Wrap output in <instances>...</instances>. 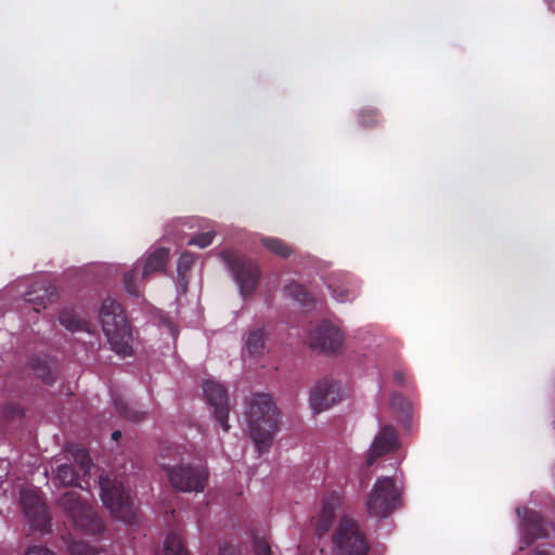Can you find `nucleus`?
I'll use <instances>...</instances> for the list:
<instances>
[{
	"label": "nucleus",
	"mask_w": 555,
	"mask_h": 555,
	"mask_svg": "<svg viewBox=\"0 0 555 555\" xmlns=\"http://www.w3.org/2000/svg\"><path fill=\"white\" fill-rule=\"evenodd\" d=\"M246 418L249 435L259 453L267 452L279 430L280 412L271 396L256 392L247 401Z\"/></svg>",
	"instance_id": "1"
},
{
	"label": "nucleus",
	"mask_w": 555,
	"mask_h": 555,
	"mask_svg": "<svg viewBox=\"0 0 555 555\" xmlns=\"http://www.w3.org/2000/svg\"><path fill=\"white\" fill-rule=\"evenodd\" d=\"M343 399L340 383L332 377H324L310 390L309 402L314 413H321Z\"/></svg>",
	"instance_id": "9"
},
{
	"label": "nucleus",
	"mask_w": 555,
	"mask_h": 555,
	"mask_svg": "<svg viewBox=\"0 0 555 555\" xmlns=\"http://www.w3.org/2000/svg\"><path fill=\"white\" fill-rule=\"evenodd\" d=\"M555 10V0H545Z\"/></svg>",
	"instance_id": "41"
},
{
	"label": "nucleus",
	"mask_w": 555,
	"mask_h": 555,
	"mask_svg": "<svg viewBox=\"0 0 555 555\" xmlns=\"http://www.w3.org/2000/svg\"><path fill=\"white\" fill-rule=\"evenodd\" d=\"M255 555H272L269 542L264 538H256L254 540Z\"/></svg>",
	"instance_id": "34"
},
{
	"label": "nucleus",
	"mask_w": 555,
	"mask_h": 555,
	"mask_svg": "<svg viewBox=\"0 0 555 555\" xmlns=\"http://www.w3.org/2000/svg\"><path fill=\"white\" fill-rule=\"evenodd\" d=\"M219 555H241V551L237 546L224 542L219 546Z\"/></svg>",
	"instance_id": "35"
},
{
	"label": "nucleus",
	"mask_w": 555,
	"mask_h": 555,
	"mask_svg": "<svg viewBox=\"0 0 555 555\" xmlns=\"http://www.w3.org/2000/svg\"><path fill=\"white\" fill-rule=\"evenodd\" d=\"M516 513L519 517L524 514L521 530L524 534L525 546L530 545L535 540L548 537V532L544 527L540 516L532 509L517 507Z\"/></svg>",
	"instance_id": "15"
},
{
	"label": "nucleus",
	"mask_w": 555,
	"mask_h": 555,
	"mask_svg": "<svg viewBox=\"0 0 555 555\" xmlns=\"http://www.w3.org/2000/svg\"><path fill=\"white\" fill-rule=\"evenodd\" d=\"M399 448V439L396 430L390 426H384L375 436L366 457V465L371 466L377 457L393 452Z\"/></svg>",
	"instance_id": "14"
},
{
	"label": "nucleus",
	"mask_w": 555,
	"mask_h": 555,
	"mask_svg": "<svg viewBox=\"0 0 555 555\" xmlns=\"http://www.w3.org/2000/svg\"><path fill=\"white\" fill-rule=\"evenodd\" d=\"M267 333L263 328L250 331L246 338V349L253 357L262 354L266 347Z\"/></svg>",
	"instance_id": "21"
},
{
	"label": "nucleus",
	"mask_w": 555,
	"mask_h": 555,
	"mask_svg": "<svg viewBox=\"0 0 555 555\" xmlns=\"http://www.w3.org/2000/svg\"><path fill=\"white\" fill-rule=\"evenodd\" d=\"M70 553H72V555H94L95 554V552L89 544L81 542V541L72 543Z\"/></svg>",
	"instance_id": "33"
},
{
	"label": "nucleus",
	"mask_w": 555,
	"mask_h": 555,
	"mask_svg": "<svg viewBox=\"0 0 555 555\" xmlns=\"http://www.w3.org/2000/svg\"><path fill=\"white\" fill-rule=\"evenodd\" d=\"M395 379L398 384H403L404 382V373L402 371H398L395 373Z\"/></svg>",
	"instance_id": "37"
},
{
	"label": "nucleus",
	"mask_w": 555,
	"mask_h": 555,
	"mask_svg": "<svg viewBox=\"0 0 555 555\" xmlns=\"http://www.w3.org/2000/svg\"><path fill=\"white\" fill-rule=\"evenodd\" d=\"M21 505L25 516L36 529L44 530L50 525L47 506L36 491L22 490Z\"/></svg>",
	"instance_id": "12"
},
{
	"label": "nucleus",
	"mask_w": 555,
	"mask_h": 555,
	"mask_svg": "<svg viewBox=\"0 0 555 555\" xmlns=\"http://www.w3.org/2000/svg\"><path fill=\"white\" fill-rule=\"evenodd\" d=\"M390 406L395 411L405 415L406 417H409L411 415L412 404L410 401H408L401 395H398V393L392 395V397L390 399Z\"/></svg>",
	"instance_id": "29"
},
{
	"label": "nucleus",
	"mask_w": 555,
	"mask_h": 555,
	"mask_svg": "<svg viewBox=\"0 0 555 555\" xmlns=\"http://www.w3.org/2000/svg\"><path fill=\"white\" fill-rule=\"evenodd\" d=\"M60 323L68 331L75 332H89V322L81 319L75 311L64 309L59 315Z\"/></svg>",
	"instance_id": "20"
},
{
	"label": "nucleus",
	"mask_w": 555,
	"mask_h": 555,
	"mask_svg": "<svg viewBox=\"0 0 555 555\" xmlns=\"http://www.w3.org/2000/svg\"><path fill=\"white\" fill-rule=\"evenodd\" d=\"M24 410L20 404L9 402L0 408V423H12L23 418Z\"/></svg>",
	"instance_id": "28"
},
{
	"label": "nucleus",
	"mask_w": 555,
	"mask_h": 555,
	"mask_svg": "<svg viewBox=\"0 0 555 555\" xmlns=\"http://www.w3.org/2000/svg\"><path fill=\"white\" fill-rule=\"evenodd\" d=\"M170 249L168 247H158L152 251L145 261L142 278H147L154 272H162L165 270Z\"/></svg>",
	"instance_id": "17"
},
{
	"label": "nucleus",
	"mask_w": 555,
	"mask_h": 555,
	"mask_svg": "<svg viewBox=\"0 0 555 555\" xmlns=\"http://www.w3.org/2000/svg\"><path fill=\"white\" fill-rule=\"evenodd\" d=\"M65 451L70 455L74 462L57 466V480L63 487L87 489L89 487L91 470L94 467L88 451L78 444L67 446Z\"/></svg>",
	"instance_id": "6"
},
{
	"label": "nucleus",
	"mask_w": 555,
	"mask_h": 555,
	"mask_svg": "<svg viewBox=\"0 0 555 555\" xmlns=\"http://www.w3.org/2000/svg\"><path fill=\"white\" fill-rule=\"evenodd\" d=\"M401 488L397 476L379 477L366 498V511L374 518L388 517L400 504Z\"/></svg>",
	"instance_id": "4"
},
{
	"label": "nucleus",
	"mask_w": 555,
	"mask_h": 555,
	"mask_svg": "<svg viewBox=\"0 0 555 555\" xmlns=\"http://www.w3.org/2000/svg\"><path fill=\"white\" fill-rule=\"evenodd\" d=\"M163 452L164 453L166 452V454L169 455L171 452H178V448L177 447H173V448L168 447L165 450H163Z\"/></svg>",
	"instance_id": "40"
},
{
	"label": "nucleus",
	"mask_w": 555,
	"mask_h": 555,
	"mask_svg": "<svg viewBox=\"0 0 555 555\" xmlns=\"http://www.w3.org/2000/svg\"><path fill=\"white\" fill-rule=\"evenodd\" d=\"M57 504L67 514L73 525L82 532L100 534L104 531L103 521L77 492L66 491L59 498Z\"/></svg>",
	"instance_id": "7"
},
{
	"label": "nucleus",
	"mask_w": 555,
	"mask_h": 555,
	"mask_svg": "<svg viewBox=\"0 0 555 555\" xmlns=\"http://www.w3.org/2000/svg\"><path fill=\"white\" fill-rule=\"evenodd\" d=\"M135 269L128 271L124 275V286L128 294L138 297L139 291L134 285Z\"/></svg>",
	"instance_id": "32"
},
{
	"label": "nucleus",
	"mask_w": 555,
	"mask_h": 555,
	"mask_svg": "<svg viewBox=\"0 0 555 555\" xmlns=\"http://www.w3.org/2000/svg\"><path fill=\"white\" fill-rule=\"evenodd\" d=\"M121 437V431L120 430H115L112 433V439L117 441L119 438Z\"/></svg>",
	"instance_id": "39"
},
{
	"label": "nucleus",
	"mask_w": 555,
	"mask_h": 555,
	"mask_svg": "<svg viewBox=\"0 0 555 555\" xmlns=\"http://www.w3.org/2000/svg\"><path fill=\"white\" fill-rule=\"evenodd\" d=\"M343 343V332L328 321H322L309 334L310 347L324 353H336Z\"/></svg>",
	"instance_id": "10"
},
{
	"label": "nucleus",
	"mask_w": 555,
	"mask_h": 555,
	"mask_svg": "<svg viewBox=\"0 0 555 555\" xmlns=\"http://www.w3.org/2000/svg\"><path fill=\"white\" fill-rule=\"evenodd\" d=\"M369 544L365 534L356 521L349 519V552L348 555H367Z\"/></svg>",
	"instance_id": "18"
},
{
	"label": "nucleus",
	"mask_w": 555,
	"mask_h": 555,
	"mask_svg": "<svg viewBox=\"0 0 555 555\" xmlns=\"http://www.w3.org/2000/svg\"><path fill=\"white\" fill-rule=\"evenodd\" d=\"M26 555H55L52 551L49 548H46L43 546H31L28 548Z\"/></svg>",
	"instance_id": "36"
},
{
	"label": "nucleus",
	"mask_w": 555,
	"mask_h": 555,
	"mask_svg": "<svg viewBox=\"0 0 555 555\" xmlns=\"http://www.w3.org/2000/svg\"><path fill=\"white\" fill-rule=\"evenodd\" d=\"M260 242L269 251L279 257L288 258L293 254V248L281 238L262 237Z\"/></svg>",
	"instance_id": "25"
},
{
	"label": "nucleus",
	"mask_w": 555,
	"mask_h": 555,
	"mask_svg": "<svg viewBox=\"0 0 555 555\" xmlns=\"http://www.w3.org/2000/svg\"><path fill=\"white\" fill-rule=\"evenodd\" d=\"M165 555H190L186 551L182 538L176 533L170 532L164 543Z\"/></svg>",
	"instance_id": "27"
},
{
	"label": "nucleus",
	"mask_w": 555,
	"mask_h": 555,
	"mask_svg": "<svg viewBox=\"0 0 555 555\" xmlns=\"http://www.w3.org/2000/svg\"><path fill=\"white\" fill-rule=\"evenodd\" d=\"M285 293L304 307H309L313 302L312 295L299 283L293 282L286 285Z\"/></svg>",
	"instance_id": "26"
},
{
	"label": "nucleus",
	"mask_w": 555,
	"mask_h": 555,
	"mask_svg": "<svg viewBox=\"0 0 555 555\" xmlns=\"http://www.w3.org/2000/svg\"><path fill=\"white\" fill-rule=\"evenodd\" d=\"M215 235L216 233L214 231L196 234L189 240L188 245H195L201 248H205L212 243Z\"/></svg>",
	"instance_id": "31"
},
{
	"label": "nucleus",
	"mask_w": 555,
	"mask_h": 555,
	"mask_svg": "<svg viewBox=\"0 0 555 555\" xmlns=\"http://www.w3.org/2000/svg\"><path fill=\"white\" fill-rule=\"evenodd\" d=\"M100 320L112 349L124 357L130 354L131 327L121 304L111 297L104 299Z\"/></svg>",
	"instance_id": "2"
},
{
	"label": "nucleus",
	"mask_w": 555,
	"mask_h": 555,
	"mask_svg": "<svg viewBox=\"0 0 555 555\" xmlns=\"http://www.w3.org/2000/svg\"><path fill=\"white\" fill-rule=\"evenodd\" d=\"M333 551L335 555H347V515L340 516L337 530L332 538Z\"/></svg>",
	"instance_id": "22"
},
{
	"label": "nucleus",
	"mask_w": 555,
	"mask_h": 555,
	"mask_svg": "<svg viewBox=\"0 0 555 555\" xmlns=\"http://www.w3.org/2000/svg\"><path fill=\"white\" fill-rule=\"evenodd\" d=\"M99 485L102 501L112 515L124 522L134 524L138 511L125 490L124 482L109 476H100Z\"/></svg>",
	"instance_id": "3"
},
{
	"label": "nucleus",
	"mask_w": 555,
	"mask_h": 555,
	"mask_svg": "<svg viewBox=\"0 0 555 555\" xmlns=\"http://www.w3.org/2000/svg\"><path fill=\"white\" fill-rule=\"evenodd\" d=\"M533 555H551V553L548 550L541 548V550H535Z\"/></svg>",
	"instance_id": "38"
},
{
	"label": "nucleus",
	"mask_w": 555,
	"mask_h": 555,
	"mask_svg": "<svg viewBox=\"0 0 555 555\" xmlns=\"http://www.w3.org/2000/svg\"><path fill=\"white\" fill-rule=\"evenodd\" d=\"M196 256L190 251H183L178 260V280L182 287H186L190 280V272L195 263Z\"/></svg>",
	"instance_id": "23"
},
{
	"label": "nucleus",
	"mask_w": 555,
	"mask_h": 555,
	"mask_svg": "<svg viewBox=\"0 0 555 555\" xmlns=\"http://www.w3.org/2000/svg\"><path fill=\"white\" fill-rule=\"evenodd\" d=\"M59 298V289L54 285L36 284L25 293L24 299L40 308H44L47 302L55 301Z\"/></svg>",
	"instance_id": "16"
},
{
	"label": "nucleus",
	"mask_w": 555,
	"mask_h": 555,
	"mask_svg": "<svg viewBox=\"0 0 555 555\" xmlns=\"http://www.w3.org/2000/svg\"><path fill=\"white\" fill-rule=\"evenodd\" d=\"M113 401L115 410L125 420L132 422H140L144 420L145 412L137 410L133 406H130L127 402L124 401L122 398L114 396Z\"/></svg>",
	"instance_id": "24"
},
{
	"label": "nucleus",
	"mask_w": 555,
	"mask_h": 555,
	"mask_svg": "<svg viewBox=\"0 0 555 555\" xmlns=\"http://www.w3.org/2000/svg\"><path fill=\"white\" fill-rule=\"evenodd\" d=\"M203 391L207 403L214 409L215 418L224 431H229V399L225 387L211 379L203 383Z\"/></svg>",
	"instance_id": "11"
},
{
	"label": "nucleus",
	"mask_w": 555,
	"mask_h": 555,
	"mask_svg": "<svg viewBox=\"0 0 555 555\" xmlns=\"http://www.w3.org/2000/svg\"><path fill=\"white\" fill-rule=\"evenodd\" d=\"M222 258L233 273L242 296L253 295L260 279L259 266L251 259L229 250L222 253Z\"/></svg>",
	"instance_id": "8"
},
{
	"label": "nucleus",
	"mask_w": 555,
	"mask_h": 555,
	"mask_svg": "<svg viewBox=\"0 0 555 555\" xmlns=\"http://www.w3.org/2000/svg\"><path fill=\"white\" fill-rule=\"evenodd\" d=\"M28 364L43 384L52 385L55 382L54 370L46 358L31 357Z\"/></svg>",
	"instance_id": "19"
},
{
	"label": "nucleus",
	"mask_w": 555,
	"mask_h": 555,
	"mask_svg": "<svg viewBox=\"0 0 555 555\" xmlns=\"http://www.w3.org/2000/svg\"><path fill=\"white\" fill-rule=\"evenodd\" d=\"M343 507V496L331 492L323 498L320 514L314 518V528L319 537L324 535L333 526L337 511Z\"/></svg>",
	"instance_id": "13"
},
{
	"label": "nucleus",
	"mask_w": 555,
	"mask_h": 555,
	"mask_svg": "<svg viewBox=\"0 0 555 555\" xmlns=\"http://www.w3.org/2000/svg\"><path fill=\"white\" fill-rule=\"evenodd\" d=\"M379 119L378 113L372 107H365L359 112V121L364 127L374 126Z\"/></svg>",
	"instance_id": "30"
},
{
	"label": "nucleus",
	"mask_w": 555,
	"mask_h": 555,
	"mask_svg": "<svg viewBox=\"0 0 555 555\" xmlns=\"http://www.w3.org/2000/svg\"><path fill=\"white\" fill-rule=\"evenodd\" d=\"M173 489L180 492H203L208 483L209 470L203 463L175 464L160 462Z\"/></svg>",
	"instance_id": "5"
}]
</instances>
